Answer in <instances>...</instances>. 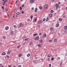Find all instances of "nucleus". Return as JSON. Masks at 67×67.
<instances>
[{
	"label": "nucleus",
	"mask_w": 67,
	"mask_h": 67,
	"mask_svg": "<svg viewBox=\"0 0 67 67\" xmlns=\"http://www.w3.org/2000/svg\"><path fill=\"white\" fill-rule=\"evenodd\" d=\"M52 56L50 54H49L48 55V57L49 58H50V57H51Z\"/></svg>",
	"instance_id": "12"
},
{
	"label": "nucleus",
	"mask_w": 67,
	"mask_h": 67,
	"mask_svg": "<svg viewBox=\"0 0 67 67\" xmlns=\"http://www.w3.org/2000/svg\"><path fill=\"white\" fill-rule=\"evenodd\" d=\"M41 46V44H39L38 45V46Z\"/></svg>",
	"instance_id": "37"
},
{
	"label": "nucleus",
	"mask_w": 67,
	"mask_h": 67,
	"mask_svg": "<svg viewBox=\"0 0 67 67\" xmlns=\"http://www.w3.org/2000/svg\"><path fill=\"white\" fill-rule=\"evenodd\" d=\"M24 26V25L23 24H22V26Z\"/></svg>",
	"instance_id": "64"
},
{
	"label": "nucleus",
	"mask_w": 67,
	"mask_h": 67,
	"mask_svg": "<svg viewBox=\"0 0 67 67\" xmlns=\"http://www.w3.org/2000/svg\"><path fill=\"white\" fill-rule=\"evenodd\" d=\"M32 42H31L30 44V45H31V44H32Z\"/></svg>",
	"instance_id": "31"
},
{
	"label": "nucleus",
	"mask_w": 67,
	"mask_h": 67,
	"mask_svg": "<svg viewBox=\"0 0 67 67\" xmlns=\"http://www.w3.org/2000/svg\"><path fill=\"white\" fill-rule=\"evenodd\" d=\"M8 18H10V16H9V14H8Z\"/></svg>",
	"instance_id": "54"
},
{
	"label": "nucleus",
	"mask_w": 67,
	"mask_h": 67,
	"mask_svg": "<svg viewBox=\"0 0 67 67\" xmlns=\"http://www.w3.org/2000/svg\"><path fill=\"white\" fill-rule=\"evenodd\" d=\"M54 59V58L53 57L51 58V60H53Z\"/></svg>",
	"instance_id": "33"
},
{
	"label": "nucleus",
	"mask_w": 67,
	"mask_h": 67,
	"mask_svg": "<svg viewBox=\"0 0 67 67\" xmlns=\"http://www.w3.org/2000/svg\"><path fill=\"white\" fill-rule=\"evenodd\" d=\"M59 20L60 21H62V19H59Z\"/></svg>",
	"instance_id": "42"
},
{
	"label": "nucleus",
	"mask_w": 67,
	"mask_h": 67,
	"mask_svg": "<svg viewBox=\"0 0 67 67\" xmlns=\"http://www.w3.org/2000/svg\"><path fill=\"white\" fill-rule=\"evenodd\" d=\"M39 9H42V6H40L39 7Z\"/></svg>",
	"instance_id": "36"
},
{
	"label": "nucleus",
	"mask_w": 67,
	"mask_h": 67,
	"mask_svg": "<svg viewBox=\"0 0 67 67\" xmlns=\"http://www.w3.org/2000/svg\"><path fill=\"white\" fill-rule=\"evenodd\" d=\"M43 37H45L46 36V33H44L43 35Z\"/></svg>",
	"instance_id": "6"
},
{
	"label": "nucleus",
	"mask_w": 67,
	"mask_h": 67,
	"mask_svg": "<svg viewBox=\"0 0 67 67\" xmlns=\"http://www.w3.org/2000/svg\"><path fill=\"white\" fill-rule=\"evenodd\" d=\"M22 23H20L19 25V27H20L21 26V25H22Z\"/></svg>",
	"instance_id": "5"
},
{
	"label": "nucleus",
	"mask_w": 67,
	"mask_h": 67,
	"mask_svg": "<svg viewBox=\"0 0 67 67\" xmlns=\"http://www.w3.org/2000/svg\"><path fill=\"white\" fill-rule=\"evenodd\" d=\"M64 30H67V26H64Z\"/></svg>",
	"instance_id": "10"
},
{
	"label": "nucleus",
	"mask_w": 67,
	"mask_h": 67,
	"mask_svg": "<svg viewBox=\"0 0 67 67\" xmlns=\"http://www.w3.org/2000/svg\"><path fill=\"white\" fill-rule=\"evenodd\" d=\"M7 58H10V57L9 55H7Z\"/></svg>",
	"instance_id": "34"
},
{
	"label": "nucleus",
	"mask_w": 67,
	"mask_h": 67,
	"mask_svg": "<svg viewBox=\"0 0 67 67\" xmlns=\"http://www.w3.org/2000/svg\"><path fill=\"white\" fill-rule=\"evenodd\" d=\"M59 24H57L56 25V27H58V26H59Z\"/></svg>",
	"instance_id": "9"
},
{
	"label": "nucleus",
	"mask_w": 67,
	"mask_h": 67,
	"mask_svg": "<svg viewBox=\"0 0 67 67\" xmlns=\"http://www.w3.org/2000/svg\"><path fill=\"white\" fill-rule=\"evenodd\" d=\"M30 18L31 19H32V18H33V15H31L30 16Z\"/></svg>",
	"instance_id": "38"
},
{
	"label": "nucleus",
	"mask_w": 67,
	"mask_h": 67,
	"mask_svg": "<svg viewBox=\"0 0 67 67\" xmlns=\"http://www.w3.org/2000/svg\"><path fill=\"white\" fill-rule=\"evenodd\" d=\"M49 18H51L52 16V14H50L49 15Z\"/></svg>",
	"instance_id": "8"
},
{
	"label": "nucleus",
	"mask_w": 67,
	"mask_h": 67,
	"mask_svg": "<svg viewBox=\"0 0 67 67\" xmlns=\"http://www.w3.org/2000/svg\"><path fill=\"white\" fill-rule=\"evenodd\" d=\"M21 13L22 14H23V13H24V12L23 11H22Z\"/></svg>",
	"instance_id": "50"
},
{
	"label": "nucleus",
	"mask_w": 67,
	"mask_h": 67,
	"mask_svg": "<svg viewBox=\"0 0 67 67\" xmlns=\"http://www.w3.org/2000/svg\"><path fill=\"white\" fill-rule=\"evenodd\" d=\"M27 57H29V56H30V54H27Z\"/></svg>",
	"instance_id": "35"
},
{
	"label": "nucleus",
	"mask_w": 67,
	"mask_h": 67,
	"mask_svg": "<svg viewBox=\"0 0 67 67\" xmlns=\"http://www.w3.org/2000/svg\"><path fill=\"white\" fill-rule=\"evenodd\" d=\"M48 62H49V58H48Z\"/></svg>",
	"instance_id": "44"
},
{
	"label": "nucleus",
	"mask_w": 67,
	"mask_h": 67,
	"mask_svg": "<svg viewBox=\"0 0 67 67\" xmlns=\"http://www.w3.org/2000/svg\"><path fill=\"white\" fill-rule=\"evenodd\" d=\"M49 42H52V40H49Z\"/></svg>",
	"instance_id": "48"
},
{
	"label": "nucleus",
	"mask_w": 67,
	"mask_h": 67,
	"mask_svg": "<svg viewBox=\"0 0 67 67\" xmlns=\"http://www.w3.org/2000/svg\"><path fill=\"white\" fill-rule=\"evenodd\" d=\"M37 9H36L35 10V12H37Z\"/></svg>",
	"instance_id": "30"
},
{
	"label": "nucleus",
	"mask_w": 67,
	"mask_h": 67,
	"mask_svg": "<svg viewBox=\"0 0 67 67\" xmlns=\"http://www.w3.org/2000/svg\"><path fill=\"white\" fill-rule=\"evenodd\" d=\"M8 29H9V27L8 26H7L5 28V29L6 30H8Z\"/></svg>",
	"instance_id": "7"
},
{
	"label": "nucleus",
	"mask_w": 67,
	"mask_h": 67,
	"mask_svg": "<svg viewBox=\"0 0 67 67\" xmlns=\"http://www.w3.org/2000/svg\"><path fill=\"white\" fill-rule=\"evenodd\" d=\"M62 65V62H61L60 64V65Z\"/></svg>",
	"instance_id": "53"
},
{
	"label": "nucleus",
	"mask_w": 67,
	"mask_h": 67,
	"mask_svg": "<svg viewBox=\"0 0 67 67\" xmlns=\"http://www.w3.org/2000/svg\"><path fill=\"white\" fill-rule=\"evenodd\" d=\"M19 14H20V13H19V12H18L17 13H16V14H17V15H19Z\"/></svg>",
	"instance_id": "29"
},
{
	"label": "nucleus",
	"mask_w": 67,
	"mask_h": 67,
	"mask_svg": "<svg viewBox=\"0 0 67 67\" xmlns=\"http://www.w3.org/2000/svg\"><path fill=\"white\" fill-rule=\"evenodd\" d=\"M33 62V63H36V61L35 60H34Z\"/></svg>",
	"instance_id": "25"
},
{
	"label": "nucleus",
	"mask_w": 67,
	"mask_h": 67,
	"mask_svg": "<svg viewBox=\"0 0 67 67\" xmlns=\"http://www.w3.org/2000/svg\"><path fill=\"white\" fill-rule=\"evenodd\" d=\"M48 20V17H47L46 21H47Z\"/></svg>",
	"instance_id": "22"
},
{
	"label": "nucleus",
	"mask_w": 67,
	"mask_h": 67,
	"mask_svg": "<svg viewBox=\"0 0 67 67\" xmlns=\"http://www.w3.org/2000/svg\"><path fill=\"white\" fill-rule=\"evenodd\" d=\"M65 54L66 56H67V53H65Z\"/></svg>",
	"instance_id": "60"
},
{
	"label": "nucleus",
	"mask_w": 67,
	"mask_h": 67,
	"mask_svg": "<svg viewBox=\"0 0 67 67\" xmlns=\"http://www.w3.org/2000/svg\"><path fill=\"white\" fill-rule=\"evenodd\" d=\"M6 37L4 36H3V39H4V40H5V38Z\"/></svg>",
	"instance_id": "32"
},
{
	"label": "nucleus",
	"mask_w": 67,
	"mask_h": 67,
	"mask_svg": "<svg viewBox=\"0 0 67 67\" xmlns=\"http://www.w3.org/2000/svg\"><path fill=\"white\" fill-rule=\"evenodd\" d=\"M38 57H36V59H37V58H38Z\"/></svg>",
	"instance_id": "63"
},
{
	"label": "nucleus",
	"mask_w": 67,
	"mask_h": 67,
	"mask_svg": "<svg viewBox=\"0 0 67 67\" xmlns=\"http://www.w3.org/2000/svg\"><path fill=\"white\" fill-rule=\"evenodd\" d=\"M17 48H20V46H18Z\"/></svg>",
	"instance_id": "46"
},
{
	"label": "nucleus",
	"mask_w": 67,
	"mask_h": 67,
	"mask_svg": "<svg viewBox=\"0 0 67 67\" xmlns=\"http://www.w3.org/2000/svg\"><path fill=\"white\" fill-rule=\"evenodd\" d=\"M58 59H60V57H58Z\"/></svg>",
	"instance_id": "47"
},
{
	"label": "nucleus",
	"mask_w": 67,
	"mask_h": 67,
	"mask_svg": "<svg viewBox=\"0 0 67 67\" xmlns=\"http://www.w3.org/2000/svg\"><path fill=\"white\" fill-rule=\"evenodd\" d=\"M18 67H21V65H19L18 66Z\"/></svg>",
	"instance_id": "52"
},
{
	"label": "nucleus",
	"mask_w": 67,
	"mask_h": 67,
	"mask_svg": "<svg viewBox=\"0 0 67 67\" xmlns=\"http://www.w3.org/2000/svg\"><path fill=\"white\" fill-rule=\"evenodd\" d=\"M2 55H5V54H6V53L5 52H3L2 54Z\"/></svg>",
	"instance_id": "11"
},
{
	"label": "nucleus",
	"mask_w": 67,
	"mask_h": 67,
	"mask_svg": "<svg viewBox=\"0 0 67 67\" xmlns=\"http://www.w3.org/2000/svg\"><path fill=\"white\" fill-rule=\"evenodd\" d=\"M5 2H4L2 4V5H3V6H4V4H5Z\"/></svg>",
	"instance_id": "27"
},
{
	"label": "nucleus",
	"mask_w": 67,
	"mask_h": 67,
	"mask_svg": "<svg viewBox=\"0 0 67 67\" xmlns=\"http://www.w3.org/2000/svg\"><path fill=\"white\" fill-rule=\"evenodd\" d=\"M54 0H52V2H54Z\"/></svg>",
	"instance_id": "51"
},
{
	"label": "nucleus",
	"mask_w": 67,
	"mask_h": 67,
	"mask_svg": "<svg viewBox=\"0 0 67 67\" xmlns=\"http://www.w3.org/2000/svg\"><path fill=\"white\" fill-rule=\"evenodd\" d=\"M50 30L51 31H52V30H53V27H51L50 28Z\"/></svg>",
	"instance_id": "21"
},
{
	"label": "nucleus",
	"mask_w": 67,
	"mask_h": 67,
	"mask_svg": "<svg viewBox=\"0 0 67 67\" xmlns=\"http://www.w3.org/2000/svg\"><path fill=\"white\" fill-rule=\"evenodd\" d=\"M14 27H15V28H16L17 27L15 25H14Z\"/></svg>",
	"instance_id": "39"
},
{
	"label": "nucleus",
	"mask_w": 67,
	"mask_h": 67,
	"mask_svg": "<svg viewBox=\"0 0 67 67\" xmlns=\"http://www.w3.org/2000/svg\"><path fill=\"white\" fill-rule=\"evenodd\" d=\"M38 27H40V25H38Z\"/></svg>",
	"instance_id": "62"
},
{
	"label": "nucleus",
	"mask_w": 67,
	"mask_h": 67,
	"mask_svg": "<svg viewBox=\"0 0 67 67\" xmlns=\"http://www.w3.org/2000/svg\"><path fill=\"white\" fill-rule=\"evenodd\" d=\"M51 13H53V12H54V11H53V10H52L51 11Z\"/></svg>",
	"instance_id": "17"
},
{
	"label": "nucleus",
	"mask_w": 67,
	"mask_h": 67,
	"mask_svg": "<svg viewBox=\"0 0 67 67\" xmlns=\"http://www.w3.org/2000/svg\"><path fill=\"white\" fill-rule=\"evenodd\" d=\"M18 3V1H16V2H15V3Z\"/></svg>",
	"instance_id": "58"
},
{
	"label": "nucleus",
	"mask_w": 67,
	"mask_h": 67,
	"mask_svg": "<svg viewBox=\"0 0 67 67\" xmlns=\"http://www.w3.org/2000/svg\"><path fill=\"white\" fill-rule=\"evenodd\" d=\"M58 6H59V4H55V7H56V9H57L58 8Z\"/></svg>",
	"instance_id": "3"
},
{
	"label": "nucleus",
	"mask_w": 67,
	"mask_h": 67,
	"mask_svg": "<svg viewBox=\"0 0 67 67\" xmlns=\"http://www.w3.org/2000/svg\"><path fill=\"white\" fill-rule=\"evenodd\" d=\"M58 35H59V36H60V33H59L58 34Z\"/></svg>",
	"instance_id": "55"
},
{
	"label": "nucleus",
	"mask_w": 67,
	"mask_h": 67,
	"mask_svg": "<svg viewBox=\"0 0 67 67\" xmlns=\"http://www.w3.org/2000/svg\"><path fill=\"white\" fill-rule=\"evenodd\" d=\"M0 67H4L2 64H0Z\"/></svg>",
	"instance_id": "26"
},
{
	"label": "nucleus",
	"mask_w": 67,
	"mask_h": 67,
	"mask_svg": "<svg viewBox=\"0 0 67 67\" xmlns=\"http://www.w3.org/2000/svg\"><path fill=\"white\" fill-rule=\"evenodd\" d=\"M45 18H44L43 19V21H45Z\"/></svg>",
	"instance_id": "41"
},
{
	"label": "nucleus",
	"mask_w": 67,
	"mask_h": 67,
	"mask_svg": "<svg viewBox=\"0 0 67 67\" xmlns=\"http://www.w3.org/2000/svg\"><path fill=\"white\" fill-rule=\"evenodd\" d=\"M11 67V65H9V67Z\"/></svg>",
	"instance_id": "61"
},
{
	"label": "nucleus",
	"mask_w": 67,
	"mask_h": 67,
	"mask_svg": "<svg viewBox=\"0 0 67 67\" xmlns=\"http://www.w3.org/2000/svg\"><path fill=\"white\" fill-rule=\"evenodd\" d=\"M35 1L34 0H31L30 1V2L31 3H33Z\"/></svg>",
	"instance_id": "2"
},
{
	"label": "nucleus",
	"mask_w": 67,
	"mask_h": 67,
	"mask_svg": "<svg viewBox=\"0 0 67 67\" xmlns=\"http://www.w3.org/2000/svg\"><path fill=\"white\" fill-rule=\"evenodd\" d=\"M36 20H37V18H36L34 20V21L35 22H36Z\"/></svg>",
	"instance_id": "24"
},
{
	"label": "nucleus",
	"mask_w": 67,
	"mask_h": 67,
	"mask_svg": "<svg viewBox=\"0 0 67 67\" xmlns=\"http://www.w3.org/2000/svg\"><path fill=\"white\" fill-rule=\"evenodd\" d=\"M41 22H42V21H41V20H40L38 21V24H40V23H41Z\"/></svg>",
	"instance_id": "18"
},
{
	"label": "nucleus",
	"mask_w": 67,
	"mask_h": 67,
	"mask_svg": "<svg viewBox=\"0 0 67 67\" xmlns=\"http://www.w3.org/2000/svg\"><path fill=\"white\" fill-rule=\"evenodd\" d=\"M10 53V50H9L7 53V54H9Z\"/></svg>",
	"instance_id": "15"
},
{
	"label": "nucleus",
	"mask_w": 67,
	"mask_h": 67,
	"mask_svg": "<svg viewBox=\"0 0 67 67\" xmlns=\"http://www.w3.org/2000/svg\"><path fill=\"white\" fill-rule=\"evenodd\" d=\"M39 39V37H37L35 38V40L36 41V40H37Z\"/></svg>",
	"instance_id": "4"
},
{
	"label": "nucleus",
	"mask_w": 67,
	"mask_h": 67,
	"mask_svg": "<svg viewBox=\"0 0 67 67\" xmlns=\"http://www.w3.org/2000/svg\"><path fill=\"white\" fill-rule=\"evenodd\" d=\"M51 64H50L49 65V67H51Z\"/></svg>",
	"instance_id": "45"
},
{
	"label": "nucleus",
	"mask_w": 67,
	"mask_h": 67,
	"mask_svg": "<svg viewBox=\"0 0 67 67\" xmlns=\"http://www.w3.org/2000/svg\"><path fill=\"white\" fill-rule=\"evenodd\" d=\"M11 34H12V35H13V32L12 31L11 32Z\"/></svg>",
	"instance_id": "16"
},
{
	"label": "nucleus",
	"mask_w": 67,
	"mask_h": 67,
	"mask_svg": "<svg viewBox=\"0 0 67 67\" xmlns=\"http://www.w3.org/2000/svg\"><path fill=\"white\" fill-rule=\"evenodd\" d=\"M7 1H7V0H5L4 2L5 3L7 2Z\"/></svg>",
	"instance_id": "28"
},
{
	"label": "nucleus",
	"mask_w": 67,
	"mask_h": 67,
	"mask_svg": "<svg viewBox=\"0 0 67 67\" xmlns=\"http://www.w3.org/2000/svg\"><path fill=\"white\" fill-rule=\"evenodd\" d=\"M17 11H18V9H16L15 10V13H16V12H17Z\"/></svg>",
	"instance_id": "13"
},
{
	"label": "nucleus",
	"mask_w": 67,
	"mask_h": 67,
	"mask_svg": "<svg viewBox=\"0 0 67 67\" xmlns=\"http://www.w3.org/2000/svg\"><path fill=\"white\" fill-rule=\"evenodd\" d=\"M22 54H19V57H21V56H22Z\"/></svg>",
	"instance_id": "23"
},
{
	"label": "nucleus",
	"mask_w": 67,
	"mask_h": 67,
	"mask_svg": "<svg viewBox=\"0 0 67 67\" xmlns=\"http://www.w3.org/2000/svg\"><path fill=\"white\" fill-rule=\"evenodd\" d=\"M25 41H28V39L27 38L25 39Z\"/></svg>",
	"instance_id": "40"
},
{
	"label": "nucleus",
	"mask_w": 67,
	"mask_h": 67,
	"mask_svg": "<svg viewBox=\"0 0 67 67\" xmlns=\"http://www.w3.org/2000/svg\"><path fill=\"white\" fill-rule=\"evenodd\" d=\"M39 41L40 43H43V40H40Z\"/></svg>",
	"instance_id": "19"
},
{
	"label": "nucleus",
	"mask_w": 67,
	"mask_h": 67,
	"mask_svg": "<svg viewBox=\"0 0 67 67\" xmlns=\"http://www.w3.org/2000/svg\"><path fill=\"white\" fill-rule=\"evenodd\" d=\"M5 10L6 11H8V9H5Z\"/></svg>",
	"instance_id": "43"
},
{
	"label": "nucleus",
	"mask_w": 67,
	"mask_h": 67,
	"mask_svg": "<svg viewBox=\"0 0 67 67\" xmlns=\"http://www.w3.org/2000/svg\"><path fill=\"white\" fill-rule=\"evenodd\" d=\"M44 8L45 9H47L48 8V5L46 4L44 6Z\"/></svg>",
	"instance_id": "1"
},
{
	"label": "nucleus",
	"mask_w": 67,
	"mask_h": 67,
	"mask_svg": "<svg viewBox=\"0 0 67 67\" xmlns=\"http://www.w3.org/2000/svg\"><path fill=\"white\" fill-rule=\"evenodd\" d=\"M57 41V39H55L54 40V42H56Z\"/></svg>",
	"instance_id": "14"
},
{
	"label": "nucleus",
	"mask_w": 67,
	"mask_h": 67,
	"mask_svg": "<svg viewBox=\"0 0 67 67\" xmlns=\"http://www.w3.org/2000/svg\"><path fill=\"white\" fill-rule=\"evenodd\" d=\"M2 9H4V7L3 6H2Z\"/></svg>",
	"instance_id": "59"
},
{
	"label": "nucleus",
	"mask_w": 67,
	"mask_h": 67,
	"mask_svg": "<svg viewBox=\"0 0 67 67\" xmlns=\"http://www.w3.org/2000/svg\"><path fill=\"white\" fill-rule=\"evenodd\" d=\"M63 18H65L66 17V16L65 15H64L63 16Z\"/></svg>",
	"instance_id": "57"
},
{
	"label": "nucleus",
	"mask_w": 67,
	"mask_h": 67,
	"mask_svg": "<svg viewBox=\"0 0 67 67\" xmlns=\"http://www.w3.org/2000/svg\"><path fill=\"white\" fill-rule=\"evenodd\" d=\"M58 4H59V5H60V2H58Z\"/></svg>",
	"instance_id": "49"
},
{
	"label": "nucleus",
	"mask_w": 67,
	"mask_h": 67,
	"mask_svg": "<svg viewBox=\"0 0 67 67\" xmlns=\"http://www.w3.org/2000/svg\"><path fill=\"white\" fill-rule=\"evenodd\" d=\"M37 35V34H35L34 35V36H36Z\"/></svg>",
	"instance_id": "20"
},
{
	"label": "nucleus",
	"mask_w": 67,
	"mask_h": 67,
	"mask_svg": "<svg viewBox=\"0 0 67 67\" xmlns=\"http://www.w3.org/2000/svg\"><path fill=\"white\" fill-rule=\"evenodd\" d=\"M24 5L23 4V5L22 6V7L23 8V7H24Z\"/></svg>",
	"instance_id": "56"
}]
</instances>
